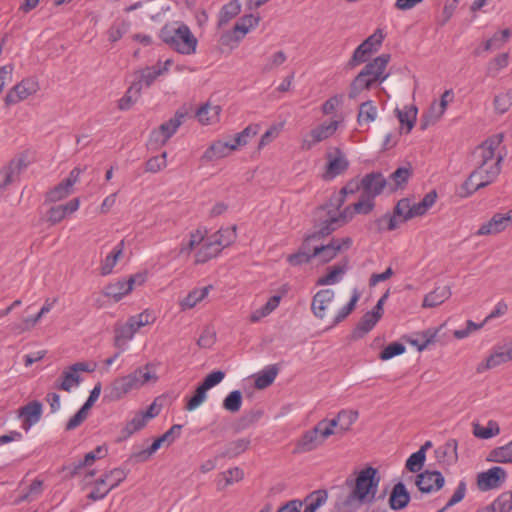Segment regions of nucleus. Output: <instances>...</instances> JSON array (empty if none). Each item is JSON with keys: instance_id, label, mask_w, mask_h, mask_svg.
<instances>
[{"instance_id": "nucleus-1", "label": "nucleus", "mask_w": 512, "mask_h": 512, "mask_svg": "<svg viewBox=\"0 0 512 512\" xmlns=\"http://www.w3.org/2000/svg\"><path fill=\"white\" fill-rule=\"evenodd\" d=\"M379 482L378 471L373 467L361 470L354 481L346 480V484L351 486L352 489L344 502V506L358 508L363 504L373 502Z\"/></svg>"}, {"instance_id": "nucleus-2", "label": "nucleus", "mask_w": 512, "mask_h": 512, "mask_svg": "<svg viewBox=\"0 0 512 512\" xmlns=\"http://www.w3.org/2000/svg\"><path fill=\"white\" fill-rule=\"evenodd\" d=\"M158 376L155 373L154 365L147 363L128 375L115 379L108 388L109 397L112 400H120L133 390H139L148 383H156Z\"/></svg>"}, {"instance_id": "nucleus-3", "label": "nucleus", "mask_w": 512, "mask_h": 512, "mask_svg": "<svg viewBox=\"0 0 512 512\" xmlns=\"http://www.w3.org/2000/svg\"><path fill=\"white\" fill-rule=\"evenodd\" d=\"M160 39L172 50L182 55L196 52L198 40L183 22L166 23L159 32Z\"/></svg>"}, {"instance_id": "nucleus-4", "label": "nucleus", "mask_w": 512, "mask_h": 512, "mask_svg": "<svg viewBox=\"0 0 512 512\" xmlns=\"http://www.w3.org/2000/svg\"><path fill=\"white\" fill-rule=\"evenodd\" d=\"M333 434H335L334 423H328V419H323L313 429L302 435L297 442L296 451L299 453L313 451Z\"/></svg>"}, {"instance_id": "nucleus-5", "label": "nucleus", "mask_w": 512, "mask_h": 512, "mask_svg": "<svg viewBox=\"0 0 512 512\" xmlns=\"http://www.w3.org/2000/svg\"><path fill=\"white\" fill-rule=\"evenodd\" d=\"M343 122V116L339 115L335 119L319 124L313 128L307 138L303 140L302 147L304 149H310L315 144L332 137Z\"/></svg>"}, {"instance_id": "nucleus-6", "label": "nucleus", "mask_w": 512, "mask_h": 512, "mask_svg": "<svg viewBox=\"0 0 512 512\" xmlns=\"http://www.w3.org/2000/svg\"><path fill=\"white\" fill-rule=\"evenodd\" d=\"M96 365L91 366L86 362H77L66 368L61 377L56 381L55 387L59 390L70 392L73 387H76L81 382L79 372H93Z\"/></svg>"}, {"instance_id": "nucleus-7", "label": "nucleus", "mask_w": 512, "mask_h": 512, "mask_svg": "<svg viewBox=\"0 0 512 512\" xmlns=\"http://www.w3.org/2000/svg\"><path fill=\"white\" fill-rule=\"evenodd\" d=\"M504 157L502 154H498V162L492 164H475V169L471 172L467 178V185L472 184L475 178H480V182L477 183L476 188H484L493 183L501 172V163Z\"/></svg>"}, {"instance_id": "nucleus-8", "label": "nucleus", "mask_w": 512, "mask_h": 512, "mask_svg": "<svg viewBox=\"0 0 512 512\" xmlns=\"http://www.w3.org/2000/svg\"><path fill=\"white\" fill-rule=\"evenodd\" d=\"M504 140L502 133L496 134L485 140L481 145L476 147L473 152L475 164H492L498 162V154L496 150Z\"/></svg>"}, {"instance_id": "nucleus-9", "label": "nucleus", "mask_w": 512, "mask_h": 512, "mask_svg": "<svg viewBox=\"0 0 512 512\" xmlns=\"http://www.w3.org/2000/svg\"><path fill=\"white\" fill-rule=\"evenodd\" d=\"M40 89L39 82L33 78H24L21 82L13 86L4 98L6 106L14 105L28 97L36 94Z\"/></svg>"}, {"instance_id": "nucleus-10", "label": "nucleus", "mask_w": 512, "mask_h": 512, "mask_svg": "<svg viewBox=\"0 0 512 512\" xmlns=\"http://www.w3.org/2000/svg\"><path fill=\"white\" fill-rule=\"evenodd\" d=\"M512 225V209L495 213L488 221L480 225L475 232L477 236L497 235Z\"/></svg>"}, {"instance_id": "nucleus-11", "label": "nucleus", "mask_w": 512, "mask_h": 512, "mask_svg": "<svg viewBox=\"0 0 512 512\" xmlns=\"http://www.w3.org/2000/svg\"><path fill=\"white\" fill-rule=\"evenodd\" d=\"M82 170L78 167L72 169L67 178L50 189L45 195L46 202H58L67 198L73 192L74 185L79 181Z\"/></svg>"}, {"instance_id": "nucleus-12", "label": "nucleus", "mask_w": 512, "mask_h": 512, "mask_svg": "<svg viewBox=\"0 0 512 512\" xmlns=\"http://www.w3.org/2000/svg\"><path fill=\"white\" fill-rule=\"evenodd\" d=\"M352 245L350 237L334 238L327 245H315L313 249L314 258L318 257L321 263H328L333 260L338 253L347 250Z\"/></svg>"}, {"instance_id": "nucleus-13", "label": "nucleus", "mask_w": 512, "mask_h": 512, "mask_svg": "<svg viewBox=\"0 0 512 512\" xmlns=\"http://www.w3.org/2000/svg\"><path fill=\"white\" fill-rule=\"evenodd\" d=\"M326 159V169L323 173V179L326 181H331L343 174L349 167V161L345 154L337 147L332 148L326 153Z\"/></svg>"}, {"instance_id": "nucleus-14", "label": "nucleus", "mask_w": 512, "mask_h": 512, "mask_svg": "<svg viewBox=\"0 0 512 512\" xmlns=\"http://www.w3.org/2000/svg\"><path fill=\"white\" fill-rule=\"evenodd\" d=\"M390 58V54H381L367 63L360 72L370 78L375 85L381 84L390 75V73L386 71Z\"/></svg>"}, {"instance_id": "nucleus-15", "label": "nucleus", "mask_w": 512, "mask_h": 512, "mask_svg": "<svg viewBox=\"0 0 512 512\" xmlns=\"http://www.w3.org/2000/svg\"><path fill=\"white\" fill-rule=\"evenodd\" d=\"M445 483L444 476L439 471L425 470L415 478V485L422 493H433L439 491Z\"/></svg>"}, {"instance_id": "nucleus-16", "label": "nucleus", "mask_w": 512, "mask_h": 512, "mask_svg": "<svg viewBox=\"0 0 512 512\" xmlns=\"http://www.w3.org/2000/svg\"><path fill=\"white\" fill-rule=\"evenodd\" d=\"M354 214L356 213L354 212L353 205L345 207L342 212L338 211V213L332 214V211L329 210V217L324 219L320 224V234H331L333 231L349 222L353 218Z\"/></svg>"}, {"instance_id": "nucleus-17", "label": "nucleus", "mask_w": 512, "mask_h": 512, "mask_svg": "<svg viewBox=\"0 0 512 512\" xmlns=\"http://www.w3.org/2000/svg\"><path fill=\"white\" fill-rule=\"evenodd\" d=\"M186 117V113L178 110L174 117H172L167 122L160 125L157 130H154L151 134L152 138L160 143L165 144L178 130V128L182 125Z\"/></svg>"}, {"instance_id": "nucleus-18", "label": "nucleus", "mask_w": 512, "mask_h": 512, "mask_svg": "<svg viewBox=\"0 0 512 512\" xmlns=\"http://www.w3.org/2000/svg\"><path fill=\"white\" fill-rule=\"evenodd\" d=\"M512 360V341L503 347L493 351L484 361L477 365V373H483L486 370L495 368L503 363Z\"/></svg>"}, {"instance_id": "nucleus-19", "label": "nucleus", "mask_w": 512, "mask_h": 512, "mask_svg": "<svg viewBox=\"0 0 512 512\" xmlns=\"http://www.w3.org/2000/svg\"><path fill=\"white\" fill-rule=\"evenodd\" d=\"M506 471L499 466H494L477 476V485L481 491H488L501 486L506 479Z\"/></svg>"}, {"instance_id": "nucleus-20", "label": "nucleus", "mask_w": 512, "mask_h": 512, "mask_svg": "<svg viewBox=\"0 0 512 512\" xmlns=\"http://www.w3.org/2000/svg\"><path fill=\"white\" fill-rule=\"evenodd\" d=\"M388 186L387 179L380 172H371L362 178V193L376 198Z\"/></svg>"}, {"instance_id": "nucleus-21", "label": "nucleus", "mask_w": 512, "mask_h": 512, "mask_svg": "<svg viewBox=\"0 0 512 512\" xmlns=\"http://www.w3.org/2000/svg\"><path fill=\"white\" fill-rule=\"evenodd\" d=\"M259 18L252 14L243 16L233 27L232 32H227L221 36V42L228 44L229 39L233 36L235 41L242 39L251 28L257 26Z\"/></svg>"}, {"instance_id": "nucleus-22", "label": "nucleus", "mask_w": 512, "mask_h": 512, "mask_svg": "<svg viewBox=\"0 0 512 512\" xmlns=\"http://www.w3.org/2000/svg\"><path fill=\"white\" fill-rule=\"evenodd\" d=\"M26 167L25 160L22 158L14 159L0 170V191H4L19 176L23 168Z\"/></svg>"}, {"instance_id": "nucleus-23", "label": "nucleus", "mask_w": 512, "mask_h": 512, "mask_svg": "<svg viewBox=\"0 0 512 512\" xmlns=\"http://www.w3.org/2000/svg\"><path fill=\"white\" fill-rule=\"evenodd\" d=\"M172 64L171 59H167L165 62H158L154 66L146 67L140 72L139 84L141 87L145 85L146 87H150L154 81L161 75L167 73Z\"/></svg>"}, {"instance_id": "nucleus-24", "label": "nucleus", "mask_w": 512, "mask_h": 512, "mask_svg": "<svg viewBox=\"0 0 512 512\" xmlns=\"http://www.w3.org/2000/svg\"><path fill=\"white\" fill-rule=\"evenodd\" d=\"M335 297L332 289H323L318 291L312 300L311 309L314 315L318 318H324L327 309L330 307Z\"/></svg>"}, {"instance_id": "nucleus-25", "label": "nucleus", "mask_w": 512, "mask_h": 512, "mask_svg": "<svg viewBox=\"0 0 512 512\" xmlns=\"http://www.w3.org/2000/svg\"><path fill=\"white\" fill-rule=\"evenodd\" d=\"M458 442L456 439H449L434 451L438 463L442 465H453L458 460Z\"/></svg>"}, {"instance_id": "nucleus-26", "label": "nucleus", "mask_w": 512, "mask_h": 512, "mask_svg": "<svg viewBox=\"0 0 512 512\" xmlns=\"http://www.w3.org/2000/svg\"><path fill=\"white\" fill-rule=\"evenodd\" d=\"M80 201L78 198H73L63 205L53 206L47 212V220L51 224L61 222L67 215L76 212L79 209Z\"/></svg>"}, {"instance_id": "nucleus-27", "label": "nucleus", "mask_w": 512, "mask_h": 512, "mask_svg": "<svg viewBox=\"0 0 512 512\" xmlns=\"http://www.w3.org/2000/svg\"><path fill=\"white\" fill-rule=\"evenodd\" d=\"M41 413L42 404L39 401H32L27 405L23 406L19 411L20 417L23 418L22 427L26 431H28L31 428V426H33L40 420Z\"/></svg>"}, {"instance_id": "nucleus-28", "label": "nucleus", "mask_w": 512, "mask_h": 512, "mask_svg": "<svg viewBox=\"0 0 512 512\" xmlns=\"http://www.w3.org/2000/svg\"><path fill=\"white\" fill-rule=\"evenodd\" d=\"M357 418V411L341 410L335 418L331 420L328 419V423H334L335 433H340L343 435L350 430L351 426L356 422Z\"/></svg>"}, {"instance_id": "nucleus-29", "label": "nucleus", "mask_w": 512, "mask_h": 512, "mask_svg": "<svg viewBox=\"0 0 512 512\" xmlns=\"http://www.w3.org/2000/svg\"><path fill=\"white\" fill-rule=\"evenodd\" d=\"M216 242V240H213L211 237H209L206 241L201 243V247L195 254L196 264L206 263L219 255L222 250L219 248V244Z\"/></svg>"}, {"instance_id": "nucleus-30", "label": "nucleus", "mask_w": 512, "mask_h": 512, "mask_svg": "<svg viewBox=\"0 0 512 512\" xmlns=\"http://www.w3.org/2000/svg\"><path fill=\"white\" fill-rule=\"evenodd\" d=\"M232 149L231 142L217 141L211 144L203 153L201 160L205 162H212L224 157H227Z\"/></svg>"}, {"instance_id": "nucleus-31", "label": "nucleus", "mask_w": 512, "mask_h": 512, "mask_svg": "<svg viewBox=\"0 0 512 512\" xmlns=\"http://www.w3.org/2000/svg\"><path fill=\"white\" fill-rule=\"evenodd\" d=\"M409 501L410 494L405 485L402 482L395 484L389 497L390 508L392 510H402L408 505Z\"/></svg>"}, {"instance_id": "nucleus-32", "label": "nucleus", "mask_w": 512, "mask_h": 512, "mask_svg": "<svg viewBox=\"0 0 512 512\" xmlns=\"http://www.w3.org/2000/svg\"><path fill=\"white\" fill-rule=\"evenodd\" d=\"M374 86L375 84L370 78L366 77L364 73L359 72L349 86L348 98L356 100L363 92L369 91Z\"/></svg>"}, {"instance_id": "nucleus-33", "label": "nucleus", "mask_w": 512, "mask_h": 512, "mask_svg": "<svg viewBox=\"0 0 512 512\" xmlns=\"http://www.w3.org/2000/svg\"><path fill=\"white\" fill-rule=\"evenodd\" d=\"M378 110L372 100L362 102L358 108L357 124L359 127L369 126L377 119Z\"/></svg>"}, {"instance_id": "nucleus-34", "label": "nucleus", "mask_w": 512, "mask_h": 512, "mask_svg": "<svg viewBox=\"0 0 512 512\" xmlns=\"http://www.w3.org/2000/svg\"><path fill=\"white\" fill-rule=\"evenodd\" d=\"M440 328H428L415 335V338L409 337L406 341L416 347L418 351L425 350L430 344L435 342Z\"/></svg>"}, {"instance_id": "nucleus-35", "label": "nucleus", "mask_w": 512, "mask_h": 512, "mask_svg": "<svg viewBox=\"0 0 512 512\" xmlns=\"http://www.w3.org/2000/svg\"><path fill=\"white\" fill-rule=\"evenodd\" d=\"M450 296L451 289L449 286H438L433 291L425 295L422 306L425 308L436 307L446 301Z\"/></svg>"}, {"instance_id": "nucleus-36", "label": "nucleus", "mask_w": 512, "mask_h": 512, "mask_svg": "<svg viewBox=\"0 0 512 512\" xmlns=\"http://www.w3.org/2000/svg\"><path fill=\"white\" fill-rule=\"evenodd\" d=\"M125 247L124 240H121L113 250L105 257L100 266L101 275L106 276L112 273Z\"/></svg>"}, {"instance_id": "nucleus-37", "label": "nucleus", "mask_w": 512, "mask_h": 512, "mask_svg": "<svg viewBox=\"0 0 512 512\" xmlns=\"http://www.w3.org/2000/svg\"><path fill=\"white\" fill-rule=\"evenodd\" d=\"M221 108L209 103L202 105L196 112L198 121L203 125H211L219 121Z\"/></svg>"}, {"instance_id": "nucleus-38", "label": "nucleus", "mask_w": 512, "mask_h": 512, "mask_svg": "<svg viewBox=\"0 0 512 512\" xmlns=\"http://www.w3.org/2000/svg\"><path fill=\"white\" fill-rule=\"evenodd\" d=\"M328 499V493L326 490H315L308 494L304 501L305 505L303 512H316L321 506H323Z\"/></svg>"}, {"instance_id": "nucleus-39", "label": "nucleus", "mask_w": 512, "mask_h": 512, "mask_svg": "<svg viewBox=\"0 0 512 512\" xmlns=\"http://www.w3.org/2000/svg\"><path fill=\"white\" fill-rule=\"evenodd\" d=\"M131 291V284H129L127 280L123 279L107 285L104 289V294L117 302L124 296L128 295Z\"/></svg>"}, {"instance_id": "nucleus-40", "label": "nucleus", "mask_w": 512, "mask_h": 512, "mask_svg": "<svg viewBox=\"0 0 512 512\" xmlns=\"http://www.w3.org/2000/svg\"><path fill=\"white\" fill-rule=\"evenodd\" d=\"M241 11V4L238 0H232L225 4L218 15L219 28L226 26L233 18H235Z\"/></svg>"}, {"instance_id": "nucleus-41", "label": "nucleus", "mask_w": 512, "mask_h": 512, "mask_svg": "<svg viewBox=\"0 0 512 512\" xmlns=\"http://www.w3.org/2000/svg\"><path fill=\"white\" fill-rule=\"evenodd\" d=\"M212 289L211 285L203 288H195L188 293V295L180 302L182 309H191L195 307L199 302L204 300L209 291Z\"/></svg>"}, {"instance_id": "nucleus-42", "label": "nucleus", "mask_w": 512, "mask_h": 512, "mask_svg": "<svg viewBox=\"0 0 512 512\" xmlns=\"http://www.w3.org/2000/svg\"><path fill=\"white\" fill-rule=\"evenodd\" d=\"M279 369L276 365H268L255 378V387L265 389L270 386L277 377Z\"/></svg>"}, {"instance_id": "nucleus-43", "label": "nucleus", "mask_w": 512, "mask_h": 512, "mask_svg": "<svg viewBox=\"0 0 512 512\" xmlns=\"http://www.w3.org/2000/svg\"><path fill=\"white\" fill-rule=\"evenodd\" d=\"M376 52V48L368 46V42H362L353 52L351 59L348 62L350 68H354L362 63H365L368 58Z\"/></svg>"}, {"instance_id": "nucleus-44", "label": "nucleus", "mask_w": 512, "mask_h": 512, "mask_svg": "<svg viewBox=\"0 0 512 512\" xmlns=\"http://www.w3.org/2000/svg\"><path fill=\"white\" fill-rule=\"evenodd\" d=\"M205 239V231L197 229L189 234L188 240H183L179 254L189 255L197 246H199Z\"/></svg>"}, {"instance_id": "nucleus-45", "label": "nucleus", "mask_w": 512, "mask_h": 512, "mask_svg": "<svg viewBox=\"0 0 512 512\" xmlns=\"http://www.w3.org/2000/svg\"><path fill=\"white\" fill-rule=\"evenodd\" d=\"M397 117L402 125H406V133L414 127L417 119V108L413 105L405 106L403 109H396Z\"/></svg>"}, {"instance_id": "nucleus-46", "label": "nucleus", "mask_w": 512, "mask_h": 512, "mask_svg": "<svg viewBox=\"0 0 512 512\" xmlns=\"http://www.w3.org/2000/svg\"><path fill=\"white\" fill-rule=\"evenodd\" d=\"M437 194L435 191L427 193L423 199L417 203L411 202L413 218L423 216L435 204Z\"/></svg>"}, {"instance_id": "nucleus-47", "label": "nucleus", "mask_w": 512, "mask_h": 512, "mask_svg": "<svg viewBox=\"0 0 512 512\" xmlns=\"http://www.w3.org/2000/svg\"><path fill=\"white\" fill-rule=\"evenodd\" d=\"M445 109L441 108L436 101L432 102L427 112L422 116L421 128L426 129L428 126L435 124L445 113Z\"/></svg>"}, {"instance_id": "nucleus-48", "label": "nucleus", "mask_w": 512, "mask_h": 512, "mask_svg": "<svg viewBox=\"0 0 512 512\" xmlns=\"http://www.w3.org/2000/svg\"><path fill=\"white\" fill-rule=\"evenodd\" d=\"M400 223L406 222L413 218L411 200L408 198L400 199L394 207L393 214Z\"/></svg>"}, {"instance_id": "nucleus-49", "label": "nucleus", "mask_w": 512, "mask_h": 512, "mask_svg": "<svg viewBox=\"0 0 512 512\" xmlns=\"http://www.w3.org/2000/svg\"><path fill=\"white\" fill-rule=\"evenodd\" d=\"M218 477L219 488H225L226 486L241 481L244 477V472L239 467H234L220 473Z\"/></svg>"}, {"instance_id": "nucleus-50", "label": "nucleus", "mask_w": 512, "mask_h": 512, "mask_svg": "<svg viewBox=\"0 0 512 512\" xmlns=\"http://www.w3.org/2000/svg\"><path fill=\"white\" fill-rule=\"evenodd\" d=\"M213 240H216L219 244V248H223L231 245L236 239V227L222 228L210 236Z\"/></svg>"}, {"instance_id": "nucleus-51", "label": "nucleus", "mask_w": 512, "mask_h": 512, "mask_svg": "<svg viewBox=\"0 0 512 512\" xmlns=\"http://www.w3.org/2000/svg\"><path fill=\"white\" fill-rule=\"evenodd\" d=\"M260 130L259 124L248 125L240 133L236 134L233 142H231L232 149H237L240 146L246 145L249 138H252L258 134Z\"/></svg>"}, {"instance_id": "nucleus-52", "label": "nucleus", "mask_w": 512, "mask_h": 512, "mask_svg": "<svg viewBox=\"0 0 512 512\" xmlns=\"http://www.w3.org/2000/svg\"><path fill=\"white\" fill-rule=\"evenodd\" d=\"M485 508L489 512H509L512 509V491L502 493L491 505Z\"/></svg>"}, {"instance_id": "nucleus-53", "label": "nucleus", "mask_w": 512, "mask_h": 512, "mask_svg": "<svg viewBox=\"0 0 512 512\" xmlns=\"http://www.w3.org/2000/svg\"><path fill=\"white\" fill-rule=\"evenodd\" d=\"M411 176V170L406 167H399L390 175V182H388V186L390 190L394 191L404 184L407 183Z\"/></svg>"}, {"instance_id": "nucleus-54", "label": "nucleus", "mask_w": 512, "mask_h": 512, "mask_svg": "<svg viewBox=\"0 0 512 512\" xmlns=\"http://www.w3.org/2000/svg\"><path fill=\"white\" fill-rule=\"evenodd\" d=\"M141 86L139 84H133L126 91L125 95L119 100L118 108L120 110H128L136 102L140 95Z\"/></svg>"}, {"instance_id": "nucleus-55", "label": "nucleus", "mask_w": 512, "mask_h": 512, "mask_svg": "<svg viewBox=\"0 0 512 512\" xmlns=\"http://www.w3.org/2000/svg\"><path fill=\"white\" fill-rule=\"evenodd\" d=\"M490 460L498 463H512V440L504 446L493 449Z\"/></svg>"}, {"instance_id": "nucleus-56", "label": "nucleus", "mask_w": 512, "mask_h": 512, "mask_svg": "<svg viewBox=\"0 0 512 512\" xmlns=\"http://www.w3.org/2000/svg\"><path fill=\"white\" fill-rule=\"evenodd\" d=\"M347 265L344 264L342 266H333L329 268V272L318 279V285H332L340 281L342 275L346 272Z\"/></svg>"}, {"instance_id": "nucleus-57", "label": "nucleus", "mask_w": 512, "mask_h": 512, "mask_svg": "<svg viewBox=\"0 0 512 512\" xmlns=\"http://www.w3.org/2000/svg\"><path fill=\"white\" fill-rule=\"evenodd\" d=\"M360 298V294L357 291V289H354L353 294L350 298V301L342 307L337 315L335 316L333 323L331 327L336 326L337 324L341 323L346 317L355 309V306Z\"/></svg>"}, {"instance_id": "nucleus-58", "label": "nucleus", "mask_w": 512, "mask_h": 512, "mask_svg": "<svg viewBox=\"0 0 512 512\" xmlns=\"http://www.w3.org/2000/svg\"><path fill=\"white\" fill-rule=\"evenodd\" d=\"M249 444H250V441L245 438H241V439L232 441L226 446L225 451L222 453V456L228 457V458L236 457L237 455L246 451Z\"/></svg>"}, {"instance_id": "nucleus-59", "label": "nucleus", "mask_w": 512, "mask_h": 512, "mask_svg": "<svg viewBox=\"0 0 512 512\" xmlns=\"http://www.w3.org/2000/svg\"><path fill=\"white\" fill-rule=\"evenodd\" d=\"M155 321L154 314L149 310H144L143 312L131 316L128 319V322L131 324V326L134 328V330L137 332L140 328L150 325Z\"/></svg>"}, {"instance_id": "nucleus-60", "label": "nucleus", "mask_w": 512, "mask_h": 512, "mask_svg": "<svg viewBox=\"0 0 512 512\" xmlns=\"http://www.w3.org/2000/svg\"><path fill=\"white\" fill-rule=\"evenodd\" d=\"M128 472L121 468H114L102 476L106 479L109 490L116 488L127 477Z\"/></svg>"}, {"instance_id": "nucleus-61", "label": "nucleus", "mask_w": 512, "mask_h": 512, "mask_svg": "<svg viewBox=\"0 0 512 512\" xmlns=\"http://www.w3.org/2000/svg\"><path fill=\"white\" fill-rule=\"evenodd\" d=\"M242 405V394L239 390L231 391L223 400V408L231 413H236Z\"/></svg>"}, {"instance_id": "nucleus-62", "label": "nucleus", "mask_w": 512, "mask_h": 512, "mask_svg": "<svg viewBox=\"0 0 512 512\" xmlns=\"http://www.w3.org/2000/svg\"><path fill=\"white\" fill-rule=\"evenodd\" d=\"M136 331L127 321L124 325L116 330L115 345L124 346L126 343L133 339Z\"/></svg>"}, {"instance_id": "nucleus-63", "label": "nucleus", "mask_w": 512, "mask_h": 512, "mask_svg": "<svg viewBox=\"0 0 512 512\" xmlns=\"http://www.w3.org/2000/svg\"><path fill=\"white\" fill-rule=\"evenodd\" d=\"M379 320L374 316L373 313L367 312L365 313L359 323L357 324V327L355 329V333L362 337L364 334L368 333L373 329V327L376 325V323Z\"/></svg>"}, {"instance_id": "nucleus-64", "label": "nucleus", "mask_w": 512, "mask_h": 512, "mask_svg": "<svg viewBox=\"0 0 512 512\" xmlns=\"http://www.w3.org/2000/svg\"><path fill=\"white\" fill-rule=\"evenodd\" d=\"M512 105V90L505 93H501L494 98V108L500 113L504 114L507 112Z\"/></svg>"}]
</instances>
